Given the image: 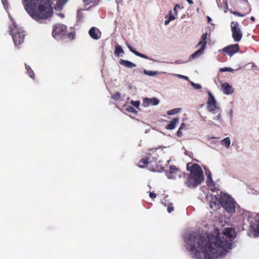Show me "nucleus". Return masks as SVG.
I'll return each mask as SVG.
<instances>
[{
	"instance_id": "obj_15",
	"label": "nucleus",
	"mask_w": 259,
	"mask_h": 259,
	"mask_svg": "<svg viewBox=\"0 0 259 259\" xmlns=\"http://www.w3.org/2000/svg\"><path fill=\"white\" fill-rule=\"evenodd\" d=\"M209 198L210 199L208 198L209 207L213 211L217 210L220 208V203L219 199L218 200V198L216 196L212 195H211Z\"/></svg>"
},
{
	"instance_id": "obj_35",
	"label": "nucleus",
	"mask_w": 259,
	"mask_h": 259,
	"mask_svg": "<svg viewBox=\"0 0 259 259\" xmlns=\"http://www.w3.org/2000/svg\"><path fill=\"white\" fill-rule=\"evenodd\" d=\"M232 70H233V69H231V68H227V67L222 68L220 69V71L221 72H226V71L231 72Z\"/></svg>"
},
{
	"instance_id": "obj_4",
	"label": "nucleus",
	"mask_w": 259,
	"mask_h": 259,
	"mask_svg": "<svg viewBox=\"0 0 259 259\" xmlns=\"http://www.w3.org/2000/svg\"><path fill=\"white\" fill-rule=\"evenodd\" d=\"M9 31L16 46L21 45L24 41L25 36L24 31L22 28L18 27L16 23H13L9 27Z\"/></svg>"
},
{
	"instance_id": "obj_9",
	"label": "nucleus",
	"mask_w": 259,
	"mask_h": 259,
	"mask_svg": "<svg viewBox=\"0 0 259 259\" xmlns=\"http://www.w3.org/2000/svg\"><path fill=\"white\" fill-rule=\"evenodd\" d=\"M207 33H205L202 35L201 40L198 42L197 45V46H200L201 48L191 55V57L192 58H194L203 54L204 50L205 49L206 44V39L207 38Z\"/></svg>"
},
{
	"instance_id": "obj_29",
	"label": "nucleus",
	"mask_w": 259,
	"mask_h": 259,
	"mask_svg": "<svg viewBox=\"0 0 259 259\" xmlns=\"http://www.w3.org/2000/svg\"><path fill=\"white\" fill-rule=\"evenodd\" d=\"M68 0H58L57 2L58 6L63 7Z\"/></svg>"
},
{
	"instance_id": "obj_24",
	"label": "nucleus",
	"mask_w": 259,
	"mask_h": 259,
	"mask_svg": "<svg viewBox=\"0 0 259 259\" xmlns=\"http://www.w3.org/2000/svg\"><path fill=\"white\" fill-rule=\"evenodd\" d=\"M85 5H89L93 4V5H97L99 2V0H83Z\"/></svg>"
},
{
	"instance_id": "obj_48",
	"label": "nucleus",
	"mask_w": 259,
	"mask_h": 259,
	"mask_svg": "<svg viewBox=\"0 0 259 259\" xmlns=\"http://www.w3.org/2000/svg\"><path fill=\"white\" fill-rule=\"evenodd\" d=\"M145 73H146V74H148V75H151V73H148L147 72V71H145Z\"/></svg>"
},
{
	"instance_id": "obj_43",
	"label": "nucleus",
	"mask_w": 259,
	"mask_h": 259,
	"mask_svg": "<svg viewBox=\"0 0 259 259\" xmlns=\"http://www.w3.org/2000/svg\"><path fill=\"white\" fill-rule=\"evenodd\" d=\"M134 110L135 109H134V108L133 107H131V106L128 107V111L133 112Z\"/></svg>"
},
{
	"instance_id": "obj_22",
	"label": "nucleus",
	"mask_w": 259,
	"mask_h": 259,
	"mask_svg": "<svg viewBox=\"0 0 259 259\" xmlns=\"http://www.w3.org/2000/svg\"><path fill=\"white\" fill-rule=\"evenodd\" d=\"M222 145L224 146L226 148H228L231 144V141L229 137H226L221 142Z\"/></svg>"
},
{
	"instance_id": "obj_27",
	"label": "nucleus",
	"mask_w": 259,
	"mask_h": 259,
	"mask_svg": "<svg viewBox=\"0 0 259 259\" xmlns=\"http://www.w3.org/2000/svg\"><path fill=\"white\" fill-rule=\"evenodd\" d=\"M180 110V108H175L167 111V114L169 115H174L178 112Z\"/></svg>"
},
{
	"instance_id": "obj_18",
	"label": "nucleus",
	"mask_w": 259,
	"mask_h": 259,
	"mask_svg": "<svg viewBox=\"0 0 259 259\" xmlns=\"http://www.w3.org/2000/svg\"><path fill=\"white\" fill-rule=\"evenodd\" d=\"M159 100L155 98H146L144 99V104H146L147 106H148L149 105H157L159 104Z\"/></svg>"
},
{
	"instance_id": "obj_45",
	"label": "nucleus",
	"mask_w": 259,
	"mask_h": 259,
	"mask_svg": "<svg viewBox=\"0 0 259 259\" xmlns=\"http://www.w3.org/2000/svg\"><path fill=\"white\" fill-rule=\"evenodd\" d=\"M186 1H187L188 2V3L189 4H190V5H192V4H194V2H193V1H192V0H186Z\"/></svg>"
},
{
	"instance_id": "obj_28",
	"label": "nucleus",
	"mask_w": 259,
	"mask_h": 259,
	"mask_svg": "<svg viewBox=\"0 0 259 259\" xmlns=\"http://www.w3.org/2000/svg\"><path fill=\"white\" fill-rule=\"evenodd\" d=\"M126 45L130 51L136 55V53H137V51L134 49L129 43H126Z\"/></svg>"
},
{
	"instance_id": "obj_7",
	"label": "nucleus",
	"mask_w": 259,
	"mask_h": 259,
	"mask_svg": "<svg viewBox=\"0 0 259 259\" xmlns=\"http://www.w3.org/2000/svg\"><path fill=\"white\" fill-rule=\"evenodd\" d=\"M157 156L158 155L156 153V150L153 149L149 150L148 152L146 153L145 157H143L140 159L139 162L138 166L141 168L146 167L148 168V166H149V163L150 161V160L151 159H157Z\"/></svg>"
},
{
	"instance_id": "obj_21",
	"label": "nucleus",
	"mask_w": 259,
	"mask_h": 259,
	"mask_svg": "<svg viewBox=\"0 0 259 259\" xmlns=\"http://www.w3.org/2000/svg\"><path fill=\"white\" fill-rule=\"evenodd\" d=\"M206 174L207 175V181H206V184L207 186L209 187L211 186H214L215 184L214 182L212 181L211 174L210 171H208V172H206Z\"/></svg>"
},
{
	"instance_id": "obj_49",
	"label": "nucleus",
	"mask_w": 259,
	"mask_h": 259,
	"mask_svg": "<svg viewBox=\"0 0 259 259\" xmlns=\"http://www.w3.org/2000/svg\"><path fill=\"white\" fill-rule=\"evenodd\" d=\"M211 190H212V191L214 192V191H215L216 190H215V188H214L212 189Z\"/></svg>"
},
{
	"instance_id": "obj_16",
	"label": "nucleus",
	"mask_w": 259,
	"mask_h": 259,
	"mask_svg": "<svg viewBox=\"0 0 259 259\" xmlns=\"http://www.w3.org/2000/svg\"><path fill=\"white\" fill-rule=\"evenodd\" d=\"M89 34L91 37L94 39L97 40L101 38V32L95 27H92L89 31Z\"/></svg>"
},
{
	"instance_id": "obj_8",
	"label": "nucleus",
	"mask_w": 259,
	"mask_h": 259,
	"mask_svg": "<svg viewBox=\"0 0 259 259\" xmlns=\"http://www.w3.org/2000/svg\"><path fill=\"white\" fill-rule=\"evenodd\" d=\"M231 28L232 37L234 41L238 42L242 37V33L237 21H233L231 23Z\"/></svg>"
},
{
	"instance_id": "obj_6",
	"label": "nucleus",
	"mask_w": 259,
	"mask_h": 259,
	"mask_svg": "<svg viewBox=\"0 0 259 259\" xmlns=\"http://www.w3.org/2000/svg\"><path fill=\"white\" fill-rule=\"evenodd\" d=\"M67 26L62 24H56L53 26L52 36L56 39H62L67 35Z\"/></svg>"
},
{
	"instance_id": "obj_36",
	"label": "nucleus",
	"mask_w": 259,
	"mask_h": 259,
	"mask_svg": "<svg viewBox=\"0 0 259 259\" xmlns=\"http://www.w3.org/2000/svg\"><path fill=\"white\" fill-rule=\"evenodd\" d=\"M233 14L235 15V16H239V17H243L245 16V14H241L239 12H233Z\"/></svg>"
},
{
	"instance_id": "obj_11",
	"label": "nucleus",
	"mask_w": 259,
	"mask_h": 259,
	"mask_svg": "<svg viewBox=\"0 0 259 259\" xmlns=\"http://www.w3.org/2000/svg\"><path fill=\"white\" fill-rule=\"evenodd\" d=\"M166 175L169 179H175L177 176H181V171L175 165H171L169 170L166 171Z\"/></svg>"
},
{
	"instance_id": "obj_12",
	"label": "nucleus",
	"mask_w": 259,
	"mask_h": 259,
	"mask_svg": "<svg viewBox=\"0 0 259 259\" xmlns=\"http://www.w3.org/2000/svg\"><path fill=\"white\" fill-rule=\"evenodd\" d=\"M239 45L236 44L225 47L222 50V51L228 55L232 56L234 54L237 53L239 51Z\"/></svg>"
},
{
	"instance_id": "obj_3",
	"label": "nucleus",
	"mask_w": 259,
	"mask_h": 259,
	"mask_svg": "<svg viewBox=\"0 0 259 259\" xmlns=\"http://www.w3.org/2000/svg\"><path fill=\"white\" fill-rule=\"evenodd\" d=\"M187 170L190 171L185 181V185L190 188H195L204 181L203 171L197 163L187 164Z\"/></svg>"
},
{
	"instance_id": "obj_30",
	"label": "nucleus",
	"mask_w": 259,
	"mask_h": 259,
	"mask_svg": "<svg viewBox=\"0 0 259 259\" xmlns=\"http://www.w3.org/2000/svg\"><path fill=\"white\" fill-rule=\"evenodd\" d=\"M174 209V207H173L172 203H169L168 204L167 210L169 213L171 212Z\"/></svg>"
},
{
	"instance_id": "obj_19",
	"label": "nucleus",
	"mask_w": 259,
	"mask_h": 259,
	"mask_svg": "<svg viewBox=\"0 0 259 259\" xmlns=\"http://www.w3.org/2000/svg\"><path fill=\"white\" fill-rule=\"evenodd\" d=\"M119 63L121 65H122L125 67H126L127 68H132L136 67L135 64L132 63V62H130V61H127V60L120 59L119 61Z\"/></svg>"
},
{
	"instance_id": "obj_50",
	"label": "nucleus",
	"mask_w": 259,
	"mask_h": 259,
	"mask_svg": "<svg viewBox=\"0 0 259 259\" xmlns=\"http://www.w3.org/2000/svg\"><path fill=\"white\" fill-rule=\"evenodd\" d=\"M59 15L62 17H64V15L62 14H60Z\"/></svg>"
},
{
	"instance_id": "obj_25",
	"label": "nucleus",
	"mask_w": 259,
	"mask_h": 259,
	"mask_svg": "<svg viewBox=\"0 0 259 259\" xmlns=\"http://www.w3.org/2000/svg\"><path fill=\"white\" fill-rule=\"evenodd\" d=\"M112 98L115 101H119L121 100V94L116 92L112 96Z\"/></svg>"
},
{
	"instance_id": "obj_31",
	"label": "nucleus",
	"mask_w": 259,
	"mask_h": 259,
	"mask_svg": "<svg viewBox=\"0 0 259 259\" xmlns=\"http://www.w3.org/2000/svg\"><path fill=\"white\" fill-rule=\"evenodd\" d=\"M131 103L136 108H138L140 105V102L138 101H135L132 100L131 101Z\"/></svg>"
},
{
	"instance_id": "obj_40",
	"label": "nucleus",
	"mask_w": 259,
	"mask_h": 259,
	"mask_svg": "<svg viewBox=\"0 0 259 259\" xmlns=\"http://www.w3.org/2000/svg\"><path fill=\"white\" fill-rule=\"evenodd\" d=\"M178 8L180 9V6L178 4H176L174 8V10L176 14H177V13H178V12H177Z\"/></svg>"
},
{
	"instance_id": "obj_44",
	"label": "nucleus",
	"mask_w": 259,
	"mask_h": 259,
	"mask_svg": "<svg viewBox=\"0 0 259 259\" xmlns=\"http://www.w3.org/2000/svg\"><path fill=\"white\" fill-rule=\"evenodd\" d=\"M170 21V20H169V19L168 20H165L164 22V25H167L169 23Z\"/></svg>"
},
{
	"instance_id": "obj_23",
	"label": "nucleus",
	"mask_w": 259,
	"mask_h": 259,
	"mask_svg": "<svg viewBox=\"0 0 259 259\" xmlns=\"http://www.w3.org/2000/svg\"><path fill=\"white\" fill-rule=\"evenodd\" d=\"M25 68L27 70V74L32 79H34L35 75L33 71V70L31 69L30 66L29 65H27V64H25Z\"/></svg>"
},
{
	"instance_id": "obj_13",
	"label": "nucleus",
	"mask_w": 259,
	"mask_h": 259,
	"mask_svg": "<svg viewBox=\"0 0 259 259\" xmlns=\"http://www.w3.org/2000/svg\"><path fill=\"white\" fill-rule=\"evenodd\" d=\"M156 159H151L150 160V161L149 163V166H148V169L149 170L152 171L153 172H160L163 171L164 169L162 166L157 164V162L156 161Z\"/></svg>"
},
{
	"instance_id": "obj_14",
	"label": "nucleus",
	"mask_w": 259,
	"mask_h": 259,
	"mask_svg": "<svg viewBox=\"0 0 259 259\" xmlns=\"http://www.w3.org/2000/svg\"><path fill=\"white\" fill-rule=\"evenodd\" d=\"M250 227L255 233L259 234V219L258 217H250L249 218Z\"/></svg>"
},
{
	"instance_id": "obj_10",
	"label": "nucleus",
	"mask_w": 259,
	"mask_h": 259,
	"mask_svg": "<svg viewBox=\"0 0 259 259\" xmlns=\"http://www.w3.org/2000/svg\"><path fill=\"white\" fill-rule=\"evenodd\" d=\"M208 99L207 102V109L209 112H213L218 109L217 105V101L214 97L210 91L208 92Z\"/></svg>"
},
{
	"instance_id": "obj_26",
	"label": "nucleus",
	"mask_w": 259,
	"mask_h": 259,
	"mask_svg": "<svg viewBox=\"0 0 259 259\" xmlns=\"http://www.w3.org/2000/svg\"><path fill=\"white\" fill-rule=\"evenodd\" d=\"M123 53V50L121 46H117L115 47V54H116L118 56L119 54H122Z\"/></svg>"
},
{
	"instance_id": "obj_38",
	"label": "nucleus",
	"mask_w": 259,
	"mask_h": 259,
	"mask_svg": "<svg viewBox=\"0 0 259 259\" xmlns=\"http://www.w3.org/2000/svg\"><path fill=\"white\" fill-rule=\"evenodd\" d=\"M171 11H169V18L168 19H169V20L170 21H172V20H174V19H175V17L173 16V15L171 14Z\"/></svg>"
},
{
	"instance_id": "obj_42",
	"label": "nucleus",
	"mask_w": 259,
	"mask_h": 259,
	"mask_svg": "<svg viewBox=\"0 0 259 259\" xmlns=\"http://www.w3.org/2000/svg\"><path fill=\"white\" fill-rule=\"evenodd\" d=\"M186 126V124L184 123H182L181 125H180V127H179V128L180 130H183Z\"/></svg>"
},
{
	"instance_id": "obj_46",
	"label": "nucleus",
	"mask_w": 259,
	"mask_h": 259,
	"mask_svg": "<svg viewBox=\"0 0 259 259\" xmlns=\"http://www.w3.org/2000/svg\"><path fill=\"white\" fill-rule=\"evenodd\" d=\"M250 20L252 21H255V18L254 17L252 16L250 18Z\"/></svg>"
},
{
	"instance_id": "obj_34",
	"label": "nucleus",
	"mask_w": 259,
	"mask_h": 259,
	"mask_svg": "<svg viewBox=\"0 0 259 259\" xmlns=\"http://www.w3.org/2000/svg\"><path fill=\"white\" fill-rule=\"evenodd\" d=\"M136 55L139 57H140L141 58H144V59H148V56L146 55H144L143 54L140 53L138 52L136 53Z\"/></svg>"
},
{
	"instance_id": "obj_33",
	"label": "nucleus",
	"mask_w": 259,
	"mask_h": 259,
	"mask_svg": "<svg viewBox=\"0 0 259 259\" xmlns=\"http://www.w3.org/2000/svg\"><path fill=\"white\" fill-rule=\"evenodd\" d=\"M191 84L195 89L199 90L202 88L201 85L199 84H196V83H195L192 82Z\"/></svg>"
},
{
	"instance_id": "obj_17",
	"label": "nucleus",
	"mask_w": 259,
	"mask_h": 259,
	"mask_svg": "<svg viewBox=\"0 0 259 259\" xmlns=\"http://www.w3.org/2000/svg\"><path fill=\"white\" fill-rule=\"evenodd\" d=\"M222 87L223 92L226 95L231 94L234 92L233 88L227 82L222 83Z\"/></svg>"
},
{
	"instance_id": "obj_37",
	"label": "nucleus",
	"mask_w": 259,
	"mask_h": 259,
	"mask_svg": "<svg viewBox=\"0 0 259 259\" xmlns=\"http://www.w3.org/2000/svg\"><path fill=\"white\" fill-rule=\"evenodd\" d=\"M177 136L178 137H182L183 136V133L182 132V130H180V128H179L178 131H177Z\"/></svg>"
},
{
	"instance_id": "obj_5",
	"label": "nucleus",
	"mask_w": 259,
	"mask_h": 259,
	"mask_svg": "<svg viewBox=\"0 0 259 259\" xmlns=\"http://www.w3.org/2000/svg\"><path fill=\"white\" fill-rule=\"evenodd\" d=\"M219 202L220 205L229 213L235 211V202L228 194H223L220 196Z\"/></svg>"
},
{
	"instance_id": "obj_1",
	"label": "nucleus",
	"mask_w": 259,
	"mask_h": 259,
	"mask_svg": "<svg viewBox=\"0 0 259 259\" xmlns=\"http://www.w3.org/2000/svg\"><path fill=\"white\" fill-rule=\"evenodd\" d=\"M234 234V230L232 228H226L222 237L218 229L213 233L191 234L188 241L190 251L194 253L196 258L200 257V253H202L206 258L217 257L231 249Z\"/></svg>"
},
{
	"instance_id": "obj_32",
	"label": "nucleus",
	"mask_w": 259,
	"mask_h": 259,
	"mask_svg": "<svg viewBox=\"0 0 259 259\" xmlns=\"http://www.w3.org/2000/svg\"><path fill=\"white\" fill-rule=\"evenodd\" d=\"M66 36H67V37L68 38H70L71 39H73L75 37V33L74 32H69V33L67 32Z\"/></svg>"
},
{
	"instance_id": "obj_2",
	"label": "nucleus",
	"mask_w": 259,
	"mask_h": 259,
	"mask_svg": "<svg viewBox=\"0 0 259 259\" xmlns=\"http://www.w3.org/2000/svg\"><path fill=\"white\" fill-rule=\"evenodd\" d=\"M22 4L29 16L38 22L46 20L53 15L51 0H23Z\"/></svg>"
},
{
	"instance_id": "obj_39",
	"label": "nucleus",
	"mask_w": 259,
	"mask_h": 259,
	"mask_svg": "<svg viewBox=\"0 0 259 259\" xmlns=\"http://www.w3.org/2000/svg\"><path fill=\"white\" fill-rule=\"evenodd\" d=\"M156 194L154 193L153 192H150L149 194V197L152 199H154L156 197Z\"/></svg>"
},
{
	"instance_id": "obj_20",
	"label": "nucleus",
	"mask_w": 259,
	"mask_h": 259,
	"mask_svg": "<svg viewBox=\"0 0 259 259\" xmlns=\"http://www.w3.org/2000/svg\"><path fill=\"white\" fill-rule=\"evenodd\" d=\"M179 120V119L178 118H175L172 119V121H171L169 123L166 125V128L167 130H171L174 129L176 126V124L178 123Z\"/></svg>"
},
{
	"instance_id": "obj_47",
	"label": "nucleus",
	"mask_w": 259,
	"mask_h": 259,
	"mask_svg": "<svg viewBox=\"0 0 259 259\" xmlns=\"http://www.w3.org/2000/svg\"><path fill=\"white\" fill-rule=\"evenodd\" d=\"M207 20L208 22H209L211 20V18L207 16Z\"/></svg>"
},
{
	"instance_id": "obj_41",
	"label": "nucleus",
	"mask_w": 259,
	"mask_h": 259,
	"mask_svg": "<svg viewBox=\"0 0 259 259\" xmlns=\"http://www.w3.org/2000/svg\"><path fill=\"white\" fill-rule=\"evenodd\" d=\"M178 76H179V77H180L181 78H183V79H184L187 80H189L188 77H187L186 76H184V75H178Z\"/></svg>"
}]
</instances>
